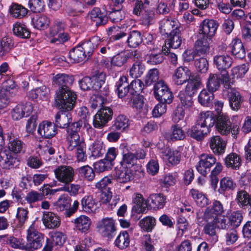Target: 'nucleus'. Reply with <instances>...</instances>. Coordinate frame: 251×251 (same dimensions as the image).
Here are the masks:
<instances>
[{"label": "nucleus", "instance_id": "f257e3e1", "mask_svg": "<svg viewBox=\"0 0 251 251\" xmlns=\"http://www.w3.org/2000/svg\"><path fill=\"white\" fill-rule=\"evenodd\" d=\"M224 211L222 204L218 201H214L211 206L206 208L202 216L206 224L203 230L206 234L213 236L214 240L218 241L216 229H225L229 228L227 220L219 217Z\"/></svg>", "mask_w": 251, "mask_h": 251}, {"label": "nucleus", "instance_id": "f03ea898", "mask_svg": "<svg viewBox=\"0 0 251 251\" xmlns=\"http://www.w3.org/2000/svg\"><path fill=\"white\" fill-rule=\"evenodd\" d=\"M119 150L122 155L120 164L123 167L131 168L137 164L138 160L143 159L146 156L144 150L139 148L133 152L132 147L126 143H122L119 146Z\"/></svg>", "mask_w": 251, "mask_h": 251}, {"label": "nucleus", "instance_id": "7ed1b4c3", "mask_svg": "<svg viewBox=\"0 0 251 251\" xmlns=\"http://www.w3.org/2000/svg\"><path fill=\"white\" fill-rule=\"evenodd\" d=\"M76 98V94L69 87H60L56 92L55 105L60 109L68 111L74 108Z\"/></svg>", "mask_w": 251, "mask_h": 251}, {"label": "nucleus", "instance_id": "20e7f679", "mask_svg": "<svg viewBox=\"0 0 251 251\" xmlns=\"http://www.w3.org/2000/svg\"><path fill=\"white\" fill-rule=\"evenodd\" d=\"M26 249L35 250L42 247L44 236L37 230L35 222L26 230Z\"/></svg>", "mask_w": 251, "mask_h": 251}, {"label": "nucleus", "instance_id": "39448f33", "mask_svg": "<svg viewBox=\"0 0 251 251\" xmlns=\"http://www.w3.org/2000/svg\"><path fill=\"white\" fill-rule=\"evenodd\" d=\"M96 228L102 237L111 240L116 234V220L112 217L103 218L98 221Z\"/></svg>", "mask_w": 251, "mask_h": 251}, {"label": "nucleus", "instance_id": "423d86ee", "mask_svg": "<svg viewBox=\"0 0 251 251\" xmlns=\"http://www.w3.org/2000/svg\"><path fill=\"white\" fill-rule=\"evenodd\" d=\"M155 98L161 102L171 103L173 100V95L167 84L162 80L158 81L154 86Z\"/></svg>", "mask_w": 251, "mask_h": 251}, {"label": "nucleus", "instance_id": "0eeeda50", "mask_svg": "<svg viewBox=\"0 0 251 251\" xmlns=\"http://www.w3.org/2000/svg\"><path fill=\"white\" fill-rule=\"evenodd\" d=\"M53 172L55 178L63 184L70 183L75 179V170L70 166H59L54 170Z\"/></svg>", "mask_w": 251, "mask_h": 251}, {"label": "nucleus", "instance_id": "6e6552de", "mask_svg": "<svg viewBox=\"0 0 251 251\" xmlns=\"http://www.w3.org/2000/svg\"><path fill=\"white\" fill-rule=\"evenodd\" d=\"M113 114V110L108 107H105L100 109L93 118V124L95 128H102L112 120Z\"/></svg>", "mask_w": 251, "mask_h": 251}, {"label": "nucleus", "instance_id": "1a4fd4ad", "mask_svg": "<svg viewBox=\"0 0 251 251\" xmlns=\"http://www.w3.org/2000/svg\"><path fill=\"white\" fill-rule=\"evenodd\" d=\"M224 96H227L229 105L231 109L235 111H238L244 101V98L240 92L234 88L228 90H223Z\"/></svg>", "mask_w": 251, "mask_h": 251}, {"label": "nucleus", "instance_id": "9d476101", "mask_svg": "<svg viewBox=\"0 0 251 251\" xmlns=\"http://www.w3.org/2000/svg\"><path fill=\"white\" fill-rule=\"evenodd\" d=\"M219 26L218 23L212 19H205L200 24L199 34L201 38H211L215 34Z\"/></svg>", "mask_w": 251, "mask_h": 251}, {"label": "nucleus", "instance_id": "9b49d317", "mask_svg": "<svg viewBox=\"0 0 251 251\" xmlns=\"http://www.w3.org/2000/svg\"><path fill=\"white\" fill-rule=\"evenodd\" d=\"M200 160L196 168L202 175L205 176L210 171L211 167L216 163V158L211 154H202L199 157Z\"/></svg>", "mask_w": 251, "mask_h": 251}, {"label": "nucleus", "instance_id": "f8f14e48", "mask_svg": "<svg viewBox=\"0 0 251 251\" xmlns=\"http://www.w3.org/2000/svg\"><path fill=\"white\" fill-rule=\"evenodd\" d=\"M192 76L190 70L186 66H180L176 68L172 75L173 82L176 85H182L186 83Z\"/></svg>", "mask_w": 251, "mask_h": 251}, {"label": "nucleus", "instance_id": "ddd939ff", "mask_svg": "<svg viewBox=\"0 0 251 251\" xmlns=\"http://www.w3.org/2000/svg\"><path fill=\"white\" fill-rule=\"evenodd\" d=\"M160 156L170 165L176 166L180 162L181 153L177 149L166 148L161 151Z\"/></svg>", "mask_w": 251, "mask_h": 251}, {"label": "nucleus", "instance_id": "4468645a", "mask_svg": "<svg viewBox=\"0 0 251 251\" xmlns=\"http://www.w3.org/2000/svg\"><path fill=\"white\" fill-rule=\"evenodd\" d=\"M231 123L229 117L226 113L219 114L215 123L216 129L221 134L226 135L230 132Z\"/></svg>", "mask_w": 251, "mask_h": 251}, {"label": "nucleus", "instance_id": "2eb2a0df", "mask_svg": "<svg viewBox=\"0 0 251 251\" xmlns=\"http://www.w3.org/2000/svg\"><path fill=\"white\" fill-rule=\"evenodd\" d=\"M51 239H47V243L43 251H51L53 246H61L65 242L66 237L61 232H53L50 233Z\"/></svg>", "mask_w": 251, "mask_h": 251}, {"label": "nucleus", "instance_id": "dca6fc26", "mask_svg": "<svg viewBox=\"0 0 251 251\" xmlns=\"http://www.w3.org/2000/svg\"><path fill=\"white\" fill-rule=\"evenodd\" d=\"M37 132L42 137L50 138L53 137L57 133L56 126L49 121H43L39 124Z\"/></svg>", "mask_w": 251, "mask_h": 251}, {"label": "nucleus", "instance_id": "f3484780", "mask_svg": "<svg viewBox=\"0 0 251 251\" xmlns=\"http://www.w3.org/2000/svg\"><path fill=\"white\" fill-rule=\"evenodd\" d=\"M208 144L214 153L221 155L225 152L226 143L220 136L216 135L211 137Z\"/></svg>", "mask_w": 251, "mask_h": 251}, {"label": "nucleus", "instance_id": "a211bd4d", "mask_svg": "<svg viewBox=\"0 0 251 251\" xmlns=\"http://www.w3.org/2000/svg\"><path fill=\"white\" fill-rule=\"evenodd\" d=\"M148 206L154 210L163 208L166 203V198L161 194H153L147 199Z\"/></svg>", "mask_w": 251, "mask_h": 251}, {"label": "nucleus", "instance_id": "6ab92c4d", "mask_svg": "<svg viewBox=\"0 0 251 251\" xmlns=\"http://www.w3.org/2000/svg\"><path fill=\"white\" fill-rule=\"evenodd\" d=\"M213 63L218 70L223 72L231 67L232 59L228 55H216L213 57Z\"/></svg>", "mask_w": 251, "mask_h": 251}, {"label": "nucleus", "instance_id": "aec40b11", "mask_svg": "<svg viewBox=\"0 0 251 251\" xmlns=\"http://www.w3.org/2000/svg\"><path fill=\"white\" fill-rule=\"evenodd\" d=\"M66 141L67 149L69 151H73L75 149L85 145L83 139L80 138L79 134L76 132L67 133Z\"/></svg>", "mask_w": 251, "mask_h": 251}, {"label": "nucleus", "instance_id": "412c9836", "mask_svg": "<svg viewBox=\"0 0 251 251\" xmlns=\"http://www.w3.org/2000/svg\"><path fill=\"white\" fill-rule=\"evenodd\" d=\"M210 132L208 127L203 126L200 123L192 127L190 131V136L198 141H201Z\"/></svg>", "mask_w": 251, "mask_h": 251}, {"label": "nucleus", "instance_id": "4be33fe9", "mask_svg": "<svg viewBox=\"0 0 251 251\" xmlns=\"http://www.w3.org/2000/svg\"><path fill=\"white\" fill-rule=\"evenodd\" d=\"M159 29L163 34H168L172 30L179 29V24L176 20L166 18L162 20L159 23Z\"/></svg>", "mask_w": 251, "mask_h": 251}, {"label": "nucleus", "instance_id": "5701e85b", "mask_svg": "<svg viewBox=\"0 0 251 251\" xmlns=\"http://www.w3.org/2000/svg\"><path fill=\"white\" fill-rule=\"evenodd\" d=\"M16 161L12 153L8 151L0 152V165L5 169H10L14 167Z\"/></svg>", "mask_w": 251, "mask_h": 251}, {"label": "nucleus", "instance_id": "b1692460", "mask_svg": "<svg viewBox=\"0 0 251 251\" xmlns=\"http://www.w3.org/2000/svg\"><path fill=\"white\" fill-rule=\"evenodd\" d=\"M127 80V77L126 76H122L116 83L115 91L119 98L122 99L126 96H130V90Z\"/></svg>", "mask_w": 251, "mask_h": 251}, {"label": "nucleus", "instance_id": "393cba45", "mask_svg": "<svg viewBox=\"0 0 251 251\" xmlns=\"http://www.w3.org/2000/svg\"><path fill=\"white\" fill-rule=\"evenodd\" d=\"M74 81L73 76L66 74H58L52 78V83L54 85L60 87H69Z\"/></svg>", "mask_w": 251, "mask_h": 251}, {"label": "nucleus", "instance_id": "a878e982", "mask_svg": "<svg viewBox=\"0 0 251 251\" xmlns=\"http://www.w3.org/2000/svg\"><path fill=\"white\" fill-rule=\"evenodd\" d=\"M116 177L120 183H126L133 178V171L131 168L121 167L116 171Z\"/></svg>", "mask_w": 251, "mask_h": 251}, {"label": "nucleus", "instance_id": "bb28decb", "mask_svg": "<svg viewBox=\"0 0 251 251\" xmlns=\"http://www.w3.org/2000/svg\"><path fill=\"white\" fill-rule=\"evenodd\" d=\"M42 221L45 226L48 228L58 227L60 222L59 217L50 212H45L43 214Z\"/></svg>", "mask_w": 251, "mask_h": 251}, {"label": "nucleus", "instance_id": "cd10ccee", "mask_svg": "<svg viewBox=\"0 0 251 251\" xmlns=\"http://www.w3.org/2000/svg\"><path fill=\"white\" fill-rule=\"evenodd\" d=\"M186 82L187 84L185 89V93L192 96L197 92L201 85V78L197 75H192Z\"/></svg>", "mask_w": 251, "mask_h": 251}, {"label": "nucleus", "instance_id": "c85d7f7f", "mask_svg": "<svg viewBox=\"0 0 251 251\" xmlns=\"http://www.w3.org/2000/svg\"><path fill=\"white\" fill-rule=\"evenodd\" d=\"M211 39L202 38L199 39L196 42L195 51L198 56L206 55L210 52V42Z\"/></svg>", "mask_w": 251, "mask_h": 251}, {"label": "nucleus", "instance_id": "c756f323", "mask_svg": "<svg viewBox=\"0 0 251 251\" xmlns=\"http://www.w3.org/2000/svg\"><path fill=\"white\" fill-rule=\"evenodd\" d=\"M198 122L203 126L208 127L210 131L211 127L216 123L215 116L212 111L202 112L201 113Z\"/></svg>", "mask_w": 251, "mask_h": 251}, {"label": "nucleus", "instance_id": "7c9ffc66", "mask_svg": "<svg viewBox=\"0 0 251 251\" xmlns=\"http://www.w3.org/2000/svg\"><path fill=\"white\" fill-rule=\"evenodd\" d=\"M130 125V121L128 117L124 115H119L114 121L113 126L117 130L121 132L126 131Z\"/></svg>", "mask_w": 251, "mask_h": 251}, {"label": "nucleus", "instance_id": "2f4dec72", "mask_svg": "<svg viewBox=\"0 0 251 251\" xmlns=\"http://www.w3.org/2000/svg\"><path fill=\"white\" fill-rule=\"evenodd\" d=\"M166 42L169 48L175 49L178 48L182 43L180 30H172Z\"/></svg>", "mask_w": 251, "mask_h": 251}, {"label": "nucleus", "instance_id": "473e14b6", "mask_svg": "<svg viewBox=\"0 0 251 251\" xmlns=\"http://www.w3.org/2000/svg\"><path fill=\"white\" fill-rule=\"evenodd\" d=\"M88 17L92 21L95 22L97 25H104L107 21L105 13L98 7L94 8L89 13Z\"/></svg>", "mask_w": 251, "mask_h": 251}, {"label": "nucleus", "instance_id": "72a5a7b5", "mask_svg": "<svg viewBox=\"0 0 251 251\" xmlns=\"http://www.w3.org/2000/svg\"><path fill=\"white\" fill-rule=\"evenodd\" d=\"M13 32L16 36L27 39L30 37V32L27 26L21 23L16 22L13 25Z\"/></svg>", "mask_w": 251, "mask_h": 251}, {"label": "nucleus", "instance_id": "f704fd0d", "mask_svg": "<svg viewBox=\"0 0 251 251\" xmlns=\"http://www.w3.org/2000/svg\"><path fill=\"white\" fill-rule=\"evenodd\" d=\"M231 52L237 58L243 59L245 56L244 47L239 39H234L231 44Z\"/></svg>", "mask_w": 251, "mask_h": 251}, {"label": "nucleus", "instance_id": "c9c22d12", "mask_svg": "<svg viewBox=\"0 0 251 251\" xmlns=\"http://www.w3.org/2000/svg\"><path fill=\"white\" fill-rule=\"evenodd\" d=\"M225 164L227 168L238 169L241 165V159L238 154L231 152L226 157Z\"/></svg>", "mask_w": 251, "mask_h": 251}, {"label": "nucleus", "instance_id": "e433bc0d", "mask_svg": "<svg viewBox=\"0 0 251 251\" xmlns=\"http://www.w3.org/2000/svg\"><path fill=\"white\" fill-rule=\"evenodd\" d=\"M171 132L165 135L168 140L176 141L181 140L185 138V134L182 127L178 125L174 124L171 126Z\"/></svg>", "mask_w": 251, "mask_h": 251}, {"label": "nucleus", "instance_id": "4c0bfd02", "mask_svg": "<svg viewBox=\"0 0 251 251\" xmlns=\"http://www.w3.org/2000/svg\"><path fill=\"white\" fill-rule=\"evenodd\" d=\"M89 150L91 152V156L94 158L101 157L105 153V147L103 143L100 140H97L91 144Z\"/></svg>", "mask_w": 251, "mask_h": 251}, {"label": "nucleus", "instance_id": "58836bf2", "mask_svg": "<svg viewBox=\"0 0 251 251\" xmlns=\"http://www.w3.org/2000/svg\"><path fill=\"white\" fill-rule=\"evenodd\" d=\"M250 66L248 63H243L233 67L230 70V75L233 77L243 78L249 71Z\"/></svg>", "mask_w": 251, "mask_h": 251}, {"label": "nucleus", "instance_id": "ea45409f", "mask_svg": "<svg viewBox=\"0 0 251 251\" xmlns=\"http://www.w3.org/2000/svg\"><path fill=\"white\" fill-rule=\"evenodd\" d=\"M72 121V116L70 113H57L55 116V125L60 128L68 127Z\"/></svg>", "mask_w": 251, "mask_h": 251}, {"label": "nucleus", "instance_id": "a19ab883", "mask_svg": "<svg viewBox=\"0 0 251 251\" xmlns=\"http://www.w3.org/2000/svg\"><path fill=\"white\" fill-rule=\"evenodd\" d=\"M76 228L83 232H85L88 230L91 223L90 219L84 215H81L75 220L74 222Z\"/></svg>", "mask_w": 251, "mask_h": 251}, {"label": "nucleus", "instance_id": "79ce46f5", "mask_svg": "<svg viewBox=\"0 0 251 251\" xmlns=\"http://www.w3.org/2000/svg\"><path fill=\"white\" fill-rule=\"evenodd\" d=\"M8 138L9 140L8 148L10 151L18 153L24 150L25 145L23 142L18 139L11 137L10 135L8 136Z\"/></svg>", "mask_w": 251, "mask_h": 251}, {"label": "nucleus", "instance_id": "37998d69", "mask_svg": "<svg viewBox=\"0 0 251 251\" xmlns=\"http://www.w3.org/2000/svg\"><path fill=\"white\" fill-rule=\"evenodd\" d=\"M130 242L129 236L128 233L126 231H124L118 235L115 241V245L119 248L123 250L127 248Z\"/></svg>", "mask_w": 251, "mask_h": 251}, {"label": "nucleus", "instance_id": "c03bdc74", "mask_svg": "<svg viewBox=\"0 0 251 251\" xmlns=\"http://www.w3.org/2000/svg\"><path fill=\"white\" fill-rule=\"evenodd\" d=\"M220 87V79L217 74H210L206 82V87L210 92L213 93Z\"/></svg>", "mask_w": 251, "mask_h": 251}, {"label": "nucleus", "instance_id": "a18cd8bd", "mask_svg": "<svg viewBox=\"0 0 251 251\" xmlns=\"http://www.w3.org/2000/svg\"><path fill=\"white\" fill-rule=\"evenodd\" d=\"M84 50L80 46L73 49L69 52V57L71 60L75 63H78L83 61L86 57Z\"/></svg>", "mask_w": 251, "mask_h": 251}, {"label": "nucleus", "instance_id": "49530a36", "mask_svg": "<svg viewBox=\"0 0 251 251\" xmlns=\"http://www.w3.org/2000/svg\"><path fill=\"white\" fill-rule=\"evenodd\" d=\"M140 32L133 30L130 32L127 40L128 46L131 48H136L143 41Z\"/></svg>", "mask_w": 251, "mask_h": 251}, {"label": "nucleus", "instance_id": "de8ad7c7", "mask_svg": "<svg viewBox=\"0 0 251 251\" xmlns=\"http://www.w3.org/2000/svg\"><path fill=\"white\" fill-rule=\"evenodd\" d=\"M13 46L14 42L11 37L8 36L3 37L0 41V55L4 56L11 50Z\"/></svg>", "mask_w": 251, "mask_h": 251}, {"label": "nucleus", "instance_id": "09e8293b", "mask_svg": "<svg viewBox=\"0 0 251 251\" xmlns=\"http://www.w3.org/2000/svg\"><path fill=\"white\" fill-rule=\"evenodd\" d=\"M9 10L12 17L20 19L25 17L28 12L26 8L18 3H13L10 6Z\"/></svg>", "mask_w": 251, "mask_h": 251}, {"label": "nucleus", "instance_id": "8fccbe9b", "mask_svg": "<svg viewBox=\"0 0 251 251\" xmlns=\"http://www.w3.org/2000/svg\"><path fill=\"white\" fill-rule=\"evenodd\" d=\"M156 225V220L152 216H147L142 220L139 223V226L143 230L151 232Z\"/></svg>", "mask_w": 251, "mask_h": 251}, {"label": "nucleus", "instance_id": "3c124183", "mask_svg": "<svg viewBox=\"0 0 251 251\" xmlns=\"http://www.w3.org/2000/svg\"><path fill=\"white\" fill-rule=\"evenodd\" d=\"M132 202L135 204L132 209L140 213L145 208L146 204L143 196L140 193H134L132 196Z\"/></svg>", "mask_w": 251, "mask_h": 251}, {"label": "nucleus", "instance_id": "603ef678", "mask_svg": "<svg viewBox=\"0 0 251 251\" xmlns=\"http://www.w3.org/2000/svg\"><path fill=\"white\" fill-rule=\"evenodd\" d=\"M130 57V54L126 51L121 52L114 55L111 60V63L112 65L121 67L123 66L127 61V60Z\"/></svg>", "mask_w": 251, "mask_h": 251}, {"label": "nucleus", "instance_id": "864d4df0", "mask_svg": "<svg viewBox=\"0 0 251 251\" xmlns=\"http://www.w3.org/2000/svg\"><path fill=\"white\" fill-rule=\"evenodd\" d=\"M81 204L83 210L88 213L93 212L96 208V202L91 196H84L81 200Z\"/></svg>", "mask_w": 251, "mask_h": 251}, {"label": "nucleus", "instance_id": "5fc2aeb1", "mask_svg": "<svg viewBox=\"0 0 251 251\" xmlns=\"http://www.w3.org/2000/svg\"><path fill=\"white\" fill-rule=\"evenodd\" d=\"M32 22L34 26L40 30H43L47 28L50 24V21L48 18L44 15L33 18Z\"/></svg>", "mask_w": 251, "mask_h": 251}, {"label": "nucleus", "instance_id": "6e6d98bb", "mask_svg": "<svg viewBox=\"0 0 251 251\" xmlns=\"http://www.w3.org/2000/svg\"><path fill=\"white\" fill-rule=\"evenodd\" d=\"M145 70V66L140 62H136L131 67L129 71V75L133 78L140 77Z\"/></svg>", "mask_w": 251, "mask_h": 251}, {"label": "nucleus", "instance_id": "4d7b16f0", "mask_svg": "<svg viewBox=\"0 0 251 251\" xmlns=\"http://www.w3.org/2000/svg\"><path fill=\"white\" fill-rule=\"evenodd\" d=\"M251 196L245 190H240L237 192L236 201L240 206H250Z\"/></svg>", "mask_w": 251, "mask_h": 251}, {"label": "nucleus", "instance_id": "13d9d810", "mask_svg": "<svg viewBox=\"0 0 251 251\" xmlns=\"http://www.w3.org/2000/svg\"><path fill=\"white\" fill-rule=\"evenodd\" d=\"M126 33L121 30L119 26H113L109 28L108 35L112 41H116L126 36Z\"/></svg>", "mask_w": 251, "mask_h": 251}, {"label": "nucleus", "instance_id": "bf43d9fd", "mask_svg": "<svg viewBox=\"0 0 251 251\" xmlns=\"http://www.w3.org/2000/svg\"><path fill=\"white\" fill-rule=\"evenodd\" d=\"M129 88L130 96L139 95L143 90L144 84L140 79L134 80L130 83Z\"/></svg>", "mask_w": 251, "mask_h": 251}, {"label": "nucleus", "instance_id": "052dcab7", "mask_svg": "<svg viewBox=\"0 0 251 251\" xmlns=\"http://www.w3.org/2000/svg\"><path fill=\"white\" fill-rule=\"evenodd\" d=\"M93 89L99 90L105 83V74L103 73H99L92 77Z\"/></svg>", "mask_w": 251, "mask_h": 251}, {"label": "nucleus", "instance_id": "680f3d73", "mask_svg": "<svg viewBox=\"0 0 251 251\" xmlns=\"http://www.w3.org/2000/svg\"><path fill=\"white\" fill-rule=\"evenodd\" d=\"M192 95L187 94L185 95L184 92H180L179 94V97L180 100V106L185 109L191 108L193 106V101Z\"/></svg>", "mask_w": 251, "mask_h": 251}, {"label": "nucleus", "instance_id": "e2e57ef3", "mask_svg": "<svg viewBox=\"0 0 251 251\" xmlns=\"http://www.w3.org/2000/svg\"><path fill=\"white\" fill-rule=\"evenodd\" d=\"M243 220V216L241 212L239 211H234L229 215L228 217V225L230 223V225L233 227H237L240 226Z\"/></svg>", "mask_w": 251, "mask_h": 251}, {"label": "nucleus", "instance_id": "0e129e2a", "mask_svg": "<svg viewBox=\"0 0 251 251\" xmlns=\"http://www.w3.org/2000/svg\"><path fill=\"white\" fill-rule=\"evenodd\" d=\"M71 204L70 198L65 195H61L56 203V209L59 211L67 209Z\"/></svg>", "mask_w": 251, "mask_h": 251}, {"label": "nucleus", "instance_id": "69168bd1", "mask_svg": "<svg viewBox=\"0 0 251 251\" xmlns=\"http://www.w3.org/2000/svg\"><path fill=\"white\" fill-rule=\"evenodd\" d=\"M214 98V95L212 92L209 93L206 90H202L198 97L199 102L203 106H208Z\"/></svg>", "mask_w": 251, "mask_h": 251}, {"label": "nucleus", "instance_id": "338daca9", "mask_svg": "<svg viewBox=\"0 0 251 251\" xmlns=\"http://www.w3.org/2000/svg\"><path fill=\"white\" fill-rule=\"evenodd\" d=\"M164 59L161 53L148 54L146 56V60L148 64L157 65L161 63Z\"/></svg>", "mask_w": 251, "mask_h": 251}, {"label": "nucleus", "instance_id": "774afa93", "mask_svg": "<svg viewBox=\"0 0 251 251\" xmlns=\"http://www.w3.org/2000/svg\"><path fill=\"white\" fill-rule=\"evenodd\" d=\"M236 186L235 182L230 177H225L221 180L220 188L224 191L232 190L235 188Z\"/></svg>", "mask_w": 251, "mask_h": 251}]
</instances>
